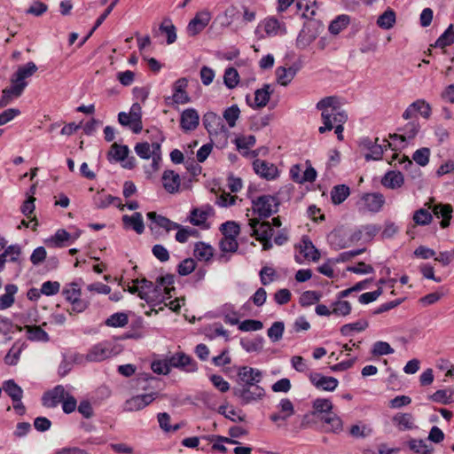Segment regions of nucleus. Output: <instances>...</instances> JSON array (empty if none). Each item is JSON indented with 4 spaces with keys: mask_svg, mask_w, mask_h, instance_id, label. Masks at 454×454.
Returning <instances> with one entry per match:
<instances>
[{
    "mask_svg": "<svg viewBox=\"0 0 454 454\" xmlns=\"http://www.w3.org/2000/svg\"><path fill=\"white\" fill-rule=\"evenodd\" d=\"M453 208L450 204H437L433 207V213L436 217H442L440 223L442 228H447L450 225Z\"/></svg>",
    "mask_w": 454,
    "mask_h": 454,
    "instance_id": "nucleus-29",
    "label": "nucleus"
},
{
    "mask_svg": "<svg viewBox=\"0 0 454 454\" xmlns=\"http://www.w3.org/2000/svg\"><path fill=\"white\" fill-rule=\"evenodd\" d=\"M321 299V294L317 291H305L300 297L299 303L302 307H308L318 302Z\"/></svg>",
    "mask_w": 454,
    "mask_h": 454,
    "instance_id": "nucleus-57",
    "label": "nucleus"
},
{
    "mask_svg": "<svg viewBox=\"0 0 454 454\" xmlns=\"http://www.w3.org/2000/svg\"><path fill=\"white\" fill-rule=\"evenodd\" d=\"M223 81L227 88H235L239 82V75L238 71L233 67L227 68L224 72Z\"/></svg>",
    "mask_w": 454,
    "mask_h": 454,
    "instance_id": "nucleus-60",
    "label": "nucleus"
},
{
    "mask_svg": "<svg viewBox=\"0 0 454 454\" xmlns=\"http://www.w3.org/2000/svg\"><path fill=\"white\" fill-rule=\"evenodd\" d=\"M316 107L321 111L324 123L318 131L323 134L334 129L338 139L342 140L343 124L347 121L348 115L340 107V98L335 96L325 97L317 103Z\"/></svg>",
    "mask_w": 454,
    "mask_h": 454,
    "instance_id": "nucleus-1",
    "label": "nucleus"
},
{
    "mask_svg": "<svg viewBox=\"0 0 454 454\" xmlns=\"http://www.w3.org/2000/svg\"><path fill=\"white\" fill-rule=\"evenodd\" d=\"M310 382L318 389L324 391H333L339 385L336 378L332 376H325L318 372H314L309 375Z\"/></svg>",
    "mask_w": 454,
    "mask_h": 454,
    "instance_id": "nucleus-15",
    "label": "nucleus"
},
{
    "mask_svg": "<svg viewBox=\"0 0 454 454\" xmlns=\"http://www.w3.org/2000/svg\"><path fill=\"white\" fill-rule=\"evenodd\" d=\"M147 217L152 223L164 229L167 232L179 228V223H175L163 215H158L155 212H149L147 214Z\"/></svg>",
    "mask_w": 454,
    "mask_h": 454,
    "instance_id": "nucleus-30",
    "label": "nucleus"
},
{
    "mask_svg": "<svg viewBox=\"0 0 454 454\" xmlns=\"http://www.w3.org/2000/svg\"><path fill=\"white\" fill-rule=\"evenodd\" d=\"M212 214L213 208L208 205L193 208L190 213L189 221L194 226L208 228V225H207V220Z\"/></svg>",
    "mask_w": 454,
    "mask_h": 454,
    "instance_id": "nucleus-20",
    "label": "nucleus"
},
{
    "mask_svg": "<svg viewBox=\"0 0 454 454\" xmlns=\"http://www.w3.org/2000/svg\"><path fill=\"white\" fill-rule=\"evenodd\" d=\"M136 284L139 286V297L142 300H145L147 303L152 302V300L154 299L153 294L151 292L153 289V283L143 278V279H136Z\"/></svg>",
    "mask_w": 454,
    "mask_h": 454,
    "instance_id": "nucleus-38",
    "label": "nucleus"
},
{
    "mask_svg": "<svg viewBox=\"0 0 454 454\" xmlns=\"http://www.w3.org/2000/svg\"><path fill=\"white\" fill-rule=\"evenodd\" d=\"M129 152V150L127 145H120L114 143L108 153V158L110 160L124 161L128 157Z\"/></svg>",
    "mask_w": 454,
    "mask_h": 454,
    "instance_id": "nucleus-41",
    "label": "nucleus"
},
{
    "mask_svg": "<svg viewBox=\"0 0 454 454\" xmlns=\"http://www.w3.org/2000/svg\"><path fill=\"white\" fill-rule=\"evenodd\" d=\"M68 395L65 387L61 385L56 386L52 390L45 393L43 396V404L48 408H54Z\"/></svg>",
    "mask_w": 454,
    "mask_h": 454,
    "instance_id": "nucleus-17",
    "label": "nucleus"
},
{
    "mask_svg": "<svg viewBox=\"0 0 454 454\" xmlns=\"http://www.w3.org/2000/svg\"><path fill=\"white\" fill-rule=\"evenodd\" d=\"M239 247L236 238L232 237H223L220 241V248L225 253H234Z\"/></svg>",
    "mask_w": 454,
    "mask_h": 454,
    "instance_id": "nucleus-64",
    "label": "nucleus"
},
{
    "mask_svg": "<svg viewBox=\"0 0 454 454\" xmlns=\"http://www.w3.org/2000/svg\"><path fill=\"white\" fill-rule=\"evenodd\" d=\"M408 446L411 450L419 454H430L432 451V447L424 440L411 439L408 442Z\"/></svg>",
    "mask_w": 454,
    "mask_h": 454,
    "instance_id": "nucleus-55",
    "label": "nucleus"
},
{
    "mask_svg": "<svg viewBox=\"0 0 454 454\" xmlns=\"http://www.w3.org/2000/svg\"><path fill=\"white\" fill-rule=\"evenodd\" d=\"M315 414H322L321 419L330 424L333 431L340 430L342 423L333 412H332L333 403L329 399L317 398L313 402Z\"/></svg>",
    "mask_w": 454,
    "mask_h": 454,
    "instance_id": "nucleus-3",
    "label": "nucleus"
},
{
    "mask_svg": "<svg viewBox=\"0 0 454 454\" xmlns=\"http://www.w3.org/2000/svg\"><path fill=\"white\" fill-rule=\"evenodd\" d=\"M163 188L171 194L177 193L180 190L181 177L179 174L171 169H166L161 176Z\"/></svg>",
    "mask_w": 454,
    "mask_h": 454,
    "instance_id": "nucleus-19",
    "label": "nucleus"
},
{
    "mask_svg": "<svg viewBox=\"0 0 454 454\" xmlns=\"http://www.w3.org/2000/svg\"><path fill=\"white\" fill-rule=\"evenodd\" d=\"M140 110V106L136 103L133 104L130 112L128 114L132 120V131L136 134L140 133L143 129Z\"/></svg>",
    "mask_w": 454,
    "mask_h": 454,
    "instance_id": "nucleus-48",
    "label": "nucleus"
},
{
    "mask_svg": "<svg viewBox=\"0 0 454 454\" xmlns=\"http://www.w3.org/2000/svg\"><path fill=\"white\" fill-rule=\"evenodd\" d=\"M368 327L366 320H358L354 323L343 325L340 327V333L344 336H349L353 332H362Z\"/></svg>",
    "mask_w": 454,
    "mask_h": 454,
    "instance_id": "nucleus-49",
    "label": "nucleus"
},
{
    "mask_svg": "<svg viewBox=\"0 0 454 454\" xmlns=\"http://www.w3.org/2000/svg\"><path fill=\"white\" fill-rule=\"evenodd\" d=\"M454 43V29L453 25H450L447 29L436 40L434 46L444 48Z\"/></svg>",
    "mask_w": 454,
    "mask_h": 454,
    "instance_id": "nucleus-53",
    "label": "nucleus"
},
{
    "mask_svg": "<svg viewBox=\"0 0 454 454\" xmlns=\"http://www.w3.org/2000/svg\"><path fill=\"white\" fill-rule=\"evenodd\" d=\"M300 251L308 260H312L314 262L319 260L320 254L318 250L308 238L302 239L301 244L300 245Z\"/></svg>",
    "mask_w": 454,
    "mask_h": 454,
    "instance_id": "nucleus-34",
    "label": "nucleus"
},
{
    "mask_svg": "<svg viewBox=\"0 0 454 454\" xmlns=\"http://www.w3.org/2000/svg\"><path fill=\"white\" fill-rule=\"evenodd\" d=\"M11 85L2 91L0 98V108L5 107L10 105L13 100L20 98L24 92L26 87L23 83H19L11 78Z\"/></svg>",
    "mask_w": 454,
    "mask_h": 454,
    "instance_id": "nucleus-12",
    "label": "nucleus"
},
{
    "mask_svg": "<svg viewBox=\"0 0 454 454\" xmlns=\"http://www.w3.org/2000/svg\"><path fill=\"white\" fill-rule=\"evenodd\" d=\"M2 254L4 255V258L7 259V262L19 264H20L22 262V249L21 247L18 244L7 247Z\"/></svg>",
    "mask_w": 454,
    "mask_h": 454,
    "instance_id": "nucleus-44",
    "label": "nucleus"
},
{
    "mask_svg": "<svg viewBox=\"0 0 454 454\" xmlns=\"http://www.w3.org/2000/svg\"><path fill=\"white\" fill-rule=\"evenodd\" d=\"M419 130V124L418 121L408 122L402 129V133H396L391 136L393 140H400L404 143L413 139Z\"/></svg>",
    "mask_w": 454,
    "mask_h": 454,
    "instance_id": "nucleus-25",
    "label": "nucleus"
},
{
    "mask_svg": "<svg viewBox=\"0 0 454 454\" xmlns=\"http://www.w3.org/2000/svg\"><path fill=\"white\" fill-rule=\"evenodd\" d=\"M333 314L338 317H346L351 312V304L347 301L337 300L332 303Z\"/></svg>",
    "mask_w": 454,
    "mask_h": 454,
    "instance_id": "nucleus-54",
    "label": "nucleus"
},
{
    "mask_svg": "<svg viewBox=\"0 0 454 454\" xmlns=\"http://www.w3.org/2000/svg\"><path fill=\"white\" fill-rule=\"evenodd\" d=\"M153 295L155 296L153 300H152V302L149 304L152 305H158L165 302L167 300L171 298V292H168V294H165V291H163V286L159 285L158 283L153 284V289L151 291Z\"/></svg>",
    "mask_w": 454,
    "mask_h": 454,
    "instance_id": "nucleus-51",
    "label": "nucleus"
},
{
    "mask_svg": "<svg viewBox=\"0 0 454 454\" xmlns=\"http://www.w3.org/2000/svg\"><path fill=\"white\" fill-rule=\"evenodd\" d=\"M37 69V66L34 62L29 61L25 65L20 66L11 78L19 83H23L24 87L27 88L28 85L27 79L32 77Z\"/></svg>",
    "mask_w": 454,
    "mask_h": 454,
    "instance_id": "nucleus-22",
    "label": "nucleus"
},
{
    "mask_svg": "<svg viewBox=\"0 0 454 454\" xmlns=\"http://www.w3.org/2000/svg\"><path fill=\"white\" fill-rule=\"evenodd\" d=\"M121 352V348L114 342L104 340L93 345L85 355V360L98 363L111 358Z\"/></svg>",
    "mask_w": 454,
    "mask_h": 454,
    "instance_id": "nucleus-2",
    "label": "nucleus"
},
{
    "mask_svg": "<svg viewBox=\"0 0 454 454\" xmlns=\"http://www.w3.org/2000/svg\"><path fill=\"white\" fill-rule=\"evenodd\" d=\"M264 344V339L262 336H256L254 339H242L240 340L241 347L247 352H259L262 350Z\"/></svg>",
    "mask_w": 454,
    "mask_h": 454,
    "instance_id": "nucleus-42",
    "label": "nucleus"
},
{
    "mask_svg": "<svg viewBox=\"0 0 454 454\" xmlns=\"http://www.w3.org/2000/svg\"><path fill=\"white\" fill-rule=\"evenodd\" d=\"M381 184L388 189H398L404 184L403 175L400 171H388L382 177Z\"/></svg>",
    "mask_w": 454,
    "mask_h": 454,
    "instance_id": "nucleus-26",
    "label": "nucleus"
},
{
    "mask_svg": "<svg viewBox=\"0 0 454 454\" xmlns=\"http://www.w3.org/2000/svg\"><path fill=\"white\" fill-rule=\"evenodd\" d=\"M210 20L211 13L207 10L198 12L186 27L188 35L193 37L201 33L208 25Z\"/></svg>",
    "mask_w": 454,
    "mask_h": 454,
    "instance_id": "nucleus-9",
    "label": "nucleus"
},
{
    "mask_svg": "<svg viewBox=\"0 0 454 454\" xmlns=\"http://www.w3.org/2000/svg\"><path fill=\"white\" fill-rule=\"evenodd\" d=\"M240 114V110L237 105H233L226 108L223 112V118L227 121L230 128H233L236 125V121Z\"/></svg>",
    "mask_w": 454,
    "mask_h": 454,
    "instance_id": "nucleus-58",
    "label": "nucleus"
},
{
    "mask_svg": "<svg viewBox=\"0 0 454 454\" xmlns=\"http://www.w3.org/2000/svg\"><path fill=\"white\" fill-rule=\"evenodd\" d=\"M194 256L200 261H209L213 256V247L203 242H198L194 247Z\"/></svg>",
    "mask_w": 454,
    "mask_h": 454,
    "instance_id": "nucleus-46",
    "label": "nucleus"
},
{
    "mask_svg": "<svg viewBox=\"0 0 454 454\" xmlns=\"http://www.w3.org/2000/svg\"><path fill=\"white\" fill-rule=\"evenodd\" d=\"M395 22V13L393 10L387 9L377 20V25L384 29L391 28Z\"/></svg>",
    "mask_w": 454,
    "mask_h": 454,
    "instance_id": "nucleus-50",
    "label": "nucleus"
},
{
    "mask_svg": "<svg viewBox=\"0 0 454 454\" xmlns=\"http://www.w3.org/2000/svg\"><path fill=\"white\" fill-rule=\"evenodd\" d=\"M27 339L32 341H49L48 333L38 325H26Z\"/></svg>",
    "mask_w": 454,
    "mask_h": 454,
    "instance_id": "nucleus-39",
    "label": "nucleus"
},
{
    "mask_svg": "<svg viewBox=\"0 0 454 454\" xmlns=\"http://www.w3.org/2000/svg\"><path fill=\"white\" fill-rule=\"evenodd\" d=\"M262 26L268 36L283 35L286 33L285 23L274 17L265 19Z\"/></svg>",
    "mask_w": 454,
    "mask_h": 454,
    "instance_id": "nucleus-23",
    "label": "nucleus"
},
{
    "mask_svg": "<svg viewBox=\"0 0 454 454\" xmlns=\"http://www.w3.org/2000/svg\"><path fill=\"white\" fill-rule=\"evenodd\" d=\"M315 0H298L296 7L301 12V16L306 19H312L316 14Z\"/></svg>",
    "mask_w": 454,
    "mask_h": 454,
    "instance_id": "nucleus-43",
    "label": "nucleus"
},
{
    "mask_svg": "<svg viewBox=\"0 0 454 454\" xmlns=\"http://www.w3.org/2000/svg\"><path fill=\"white\" fill-rule=\"evenodd\" d=\"M430 150L427 147H422L414 152L413 160L419 166L425 167L429 162Z\"/></svg>",
    "mask_w": 454,
    "mask_h": 454,
    "instance_id": "nucleus-62",
    "label": "nucleus"
},
{
    "mask_svg": "<svg viewBox=\"0 0 454 454\" xmlns=\"http://www.w3.org/2000/svg\"><path fill=\"white\" fill-rule=\"evenodd\" d=\"M262 379V372L260 370L249 366H241L238 370L237 387L259 386Z\"/></svg>",
    "mask_w": 454,
    "mask_h": 454,
    "instance_id": "nucleus-8",
    "label": "nucleus"
},
{
    "mask_svg": "<svg viewBox=\"0 0 454 454\" xmlns=\"http://www.w3.org/2000/svg\"><path fill=\"white\" fill-rule=\"evenodd\" d=\"M187 85V79L180 78L176 80L173 86V95L171 98H166V102L169 104V100H171L173 104L177 105H184L189 103L191 101V98L189 97L185 90Z\"/></svg>",
    "mask_w": 454,
    "mask_h": 454,
    "instance_id": "nucleus-11",
    "label": "nucleus"
},
{
    "mask_svg": "<svg viewBox=\"0 0 454 454\" xmlns=\"http://www.w3.org/2000/svg\"><path fill=\"white\" fill-rule=\"evenodd\" d=\"M22 346L14 344L4 356V363L8 365H16L20 360Z\"/></svg>",
    "mask_w": 454,
    "mask_h": 454,
    "instance_id": "nucleus-63",
    "label": "nucleus"
},
{
    "mask_svg": "<svg viewBox=\"0 0 454 454\" xmlns=\"http://www.w3.org/2000/svg\"><path fill=\"white\" fill-rule=\"evenodd\" d=\"M122 223L125 228L132 229L137 234H142L145 231L143 215L139 212H136L132 215H124Z\"/></svg>",
    "mask_w": 454,
    "mask_h": 454,
    "instance_id": "nucleus-27",
    "label": "nucleus"
},
{
    "mask_svg": "<svg viewBox=\"0 0 454 454\" xmlns=\"http://www.w3.org/2000/svg\"><path fill=\"white\" fill-rule=\"evenodd\" d=\"M350 194V189L346 184H338L331 191V200L334 205L341 204Z\"/></svg>",
    "mask_w": 454,
    "mask_h": 454,
    "instance_id": "nucleus-35",
    "label": "nucleus"
},
{
    "mask_svg": "<svg viewBox=\"0 0 454 454\" xmlns=\"http://www.w3.org/2000/svg\"><path fill=\"white\" fill-rule=\"evenodd\" d=\"M285 331V325L281 321L274 322L267 331V335L272 342L280 340Z\"/></svg>",
    "mask_w": 454,
    "mask_h": 454,
    "instance_id": "nucleus-52",
    "label": "nucleus"
},
{
    "mask_svg": "<svg viewBox=\"0 0 454 454\" xmlns=\"http://www.w3.org/2000/svg\"><path fill=\"white\" fill-rule=\"evenodd\" d=\"M371 352L372 356H384L393 354L394 349L391 348L389 343L379 340L374 342Z\"/></svg>",
    "mask_w": 454,
    "mask_h": 454,
    "instance_id": "nucleus-61",
    "label": "nucleus"
},
{
    "mask_svg": "<svg viewBox=\"0 0 454 454\" xmlns=\"http://www.w3.org/2000/svg\"><path fill=\"white\" fill-rule=\"evenodd\" d=\"M203 125L210 135L223 130L222 119L213 112H207L203 116Z\"/></svg>",
    "mask_w": 454,
    "mask_h": 454,
    "instance_id": "nucleus-24",
    "label": "nucleus"
},
{
    "mask_svg": "<svg viewBox=\"0 0 454 454\" xmlns=\"http://www.w3.org/2000/svg\"><path fill=\"white\" fill-rule=\"evenodd\" d=\"M170 368H178L185 372H194L198 370L197 363L188 355L179 352L168 357Z\"/></svg>",
    "mask_w": 454,
    "mask_h": 454,
    "instance_id": "nucleus-10",
    "label": "nucleus"
},
{
    "mask_svg": "<svg viewBox=\"0 0 454 454\" xmlns=\"http://www.w3.org/2000/svg\"><path fill=\"white\" fill-rule=\"evenodd\" d=\"M4 291L5 293L0 296V310L9 309L13 305L18 286L14 284H8L4 286Z\"/></svg>",
    "mask_w": 454,
    "mask_h": 454,
    "instance_id": "nucleus-31",
    "label": "nucleus"
},
{
    "mask_svg": "<svg viewBox=\"0 0 454 454\" xmlns=\"http://www.w3.org/2000/svg\"><path fill=\"white\" fill-rule=\"evenodd\" d=\"M273 90L270 84H264L262 88L258 89L254 92V100L251 101L250 98L247 96V104L254 109L262 108L268 104Z\"/></svg>",
    "mask_w": 454,
    "mask_h": 454,
    "instance_id": "nucleus-16",
    "label": "nucleus"
},
{
    "mask_svg": "<svg viewBox=\"0 0 454 454\" xmlns=\"http://www.w3.org/2000/svg\"><path fill=\"white\" fill-rule=\"evenodd\" d=\"M349 16L341 14L334 19L329 25V32L333 35H338L340 31L345 29L349 24Z\"/></svg>",
    "mask_w": 454,
    "mask_h": 454,
    "instance_id": "nucleus-47",
    "label": "nucleus"
},
{
    "mask_svg": "<svg viewBox=\"0 0 454 454\" xmlns=\"http://www.w3.org/2000/svg\"><path fill=\"white\" fill-rule=\"evenodd\" d=\"M363 145L368 150V153L364 154L366 160H378L381 159L384 152L382 145H378L376 142L373 143L370 139H364Z\"/></svg>",
    "mask_w": 454,
    "mask_h": 454,
    "instance_id": "nucleus-33",
    "label": "nucleus"
},
{
    "mask_svg": "<svg viewBox=\"0 0 454 454\" xmlns=\"http://www.w3.org/2000/svg\"><path fill=\"white\" fill-rule=\"evenodd\" d=\"M253 168L257 175L267 180H273L278 175V168L274 164L260 159L253 162Z\"/></svg>",
    "mask_w": 454,
    "mask_h": 454,
    "instance_id": "nucleus-21",
    "label": "nucleus"
},
{
    "mask_svg": "<svg viewBox=\"0 0 454 454\" xmlns=\"http://www.w3.org/2000/svg\"><path fill=\"white\" fill-rule=\"evenodd\" d=\"M328 240L334 249H343L349 247V243L340 231H334L328 236Z\"/></svg>",
    "mask_w": 454,
    "mask_h": 454,
    "instance_id": "nucleus-45",
    "label": "nucleus"
},
{
    "mask_svg": "<svg viewBox=\"0 0 454 454\" xmlns=\"http://www.w3.org/2000/svg\"><path fill=\"white\" fill-rule=\"evenodd\" d=\"M385 203L384 196L380 193H364L357 202L360 212H379Z\"/></svg>",
    "mask_w": 454,
    "mask_h": 454,
    "instance_id": "nucleus-7",
    "label": "nucleus"
},
{
    "mask_svg": "<svg viewBox=\"0 0 454 454\" xmlns=\"http://www.w3.org/2000/svg\"><path fill=\"white\" fill-rule=\"evenodd\" d=\"M135 152L142 159L148 160L152 158L153 171L159 168L160 161V145L159 143H153L152 145L147 142L138 143L135 146Z\"/></svg>",
    "mask_w": 454,
    "mask_h": 454,
    "instance_id": "nucleus-5",
    "label": "nucleus"
},
{
    "mask_svg": "<svg viewBox=\"0 0 454 454\" xmlns=\"http://www.w3.org/2000/svg\"><path fill=\"white\" fill-rule=\"evenodd\" d=\"M412 219L417 225L424 226L432 222L433 216L427 209L420 208L414 212Z\"/></svg>",
    "mask_w": 454,
    "mask_h": 454,
    "instance_id": "nucleus-59",
    "label": "nucleus"
},
{
    "mask_svg": "<svg viewBox=\"0 0 454 454\" xmlns=\"http://www.w3.org/2000/svg\"><path fill=\"white\" fill-rule=\"evenodd\" d=\"M94 205L97 208H106L108 206H110L112 203H114V201H118L117 207L120 208V210H124V206L121 204V200L118 197L112 196L110 194H103V193H98L94 199Z\"/></svg>",
    "mask_w": 454,
    "mask_h": 454,
    "instance_id": "nucleus-32",
    "label": "nucleus"
},
{
    "mask_svg": "<svg viewBox=\"0 0 454 454\" xmlns=\"http://www.w3.org/2000/svg\"><path fill=\"white\" fill-rule=\"evenodd\" d=\"M253 210L261 218H269L278 210L279 200L271 195H262L252 200Z\"/></svg>",
    "mask_w": 454,
    "mask_h": 454,
    "instance_id": "nucleus-4",
    "label": "nucleus"
},
{
    "mask_svg": "<svg viewBox=\"0 0 454 454\" xmlns=\"http://www.w3.org/2000/svg\"><path fill=\"white\" fill-rule=\"evenodd\" d=\"M233 395L240 400L242 404H247L262 399L265 390L261 386L235 387Z\"/></svg>",
    "mask_w": 454,
    "mask_h": 454,
    "instance_id": "nucleus-6",
    "label": "nucleus"
},
{
    "mask_svg": "<svg viewBox=\"0 0 454 454\" xmlns=\"http://www.w3.org/2000/svg\"><path fill=\"white\" fill-rule=\"evenodd\" d=\"M394 427L399 431H411L417 429L415 418L409 412H397L392 418Z\"/></svg>",
    "mask_w": 454,
    "mask_h": 454,
    "instance_id": "nucleus-18",
    "label": "nucleus"
},
{
    "mask_svg": "<svg viewBox=\"0 0 454 454\" xmlns=\"http://www.w3.org/2000/svg\"><path fill=\"white\" fill-rule=\"evenodd\" d=\"M82 356L79 354L64 355L61 363L59 365L58 373L60 377L66 376L73 368L74 364L81 363Z\"/></svg>",
    "mask_w": 454,
    "mask_h": 454,
    "instance_id": "nucleus-28",
    "label": "nucleus"
},
{
    "mask_svg": "<svg viewBox=\"0 0 454 454\" xmlns=\"http://www.w3.org/2000/svg\"><path fill=\"white\" fill-rule=\"evenodd\" d=\"M200 124V115L196 109H184L180 115V127L184 132L195 130Z\"/></svg>",
    "mask_w": 454,
    "mask_h": 454,
    "instance_id": "nucleus-14",
    "label": "nucleus"
},
{
    "mask_svg": "<svg viewBox=\"0 0 454 454\" xmlns=\"http://www.w3.org/2000/svg\"><path fill=\"white\" fill-rule=\"evenodd\" d=\"M248 225L250 227L251 235L255 237L257 240L272 238L273 230L269 222H262L260 219H249Z\"/></svg>",
    "mask_w": 454,
    "mask_h": 454,
    "instance_id": "nucleus-13",
    "label": "nucleus"
},
{
    "mask_svg": "<svg viewBox=\"0 0 454 454\" xmlns=\"http://www.w3.org/2000/svg\"><path fill=\"white\" fill-rule=\"evenodd\" d=\"M129 322L128 316L123 312L111 315L106 321V325L111 327H123Z\"/></svg>",
    "mask_w": 454,
    "mask_h": 454,
    "instance_id": "nucleus-56",
    "label": "nucleus"
},
{
    "mask_svg": "<svg viewBox=\"0 0 454 454\" xmlns=\"http://www.w3.org/2000/svg\"><path fill=\"white\" fill-rule=\"evenodd\" d=\"M3 389L12 401H20L23 398V389L13 380H5L3 384Z\"/></svg>",
    "mask_w": 454,
    "mask_h": 454,
    "instance_id": "nucleus-36",
    "label": "nucleus"
},
{
    "mask_svg": "<svg viewBox=\"0 0 454 454\" xmlns=\"http://www.w3.org/2000/svg\"><path fill=\"white\" fill-rule=\"evenodd\" d=\"M296 74V69L294 67L286 68L284 67H278L276 69V78L279 84L282 86L288 85Z\"/></svg>",
    "mask_w": 454,
    "mask_h": 454,
    "instance_id": "nucleus-37",
    "label": "nucleus"
},
{
    "mask_svg": "<svg viewBox=\"0 0 454 454\" xmlns=\"http://www.w3.org/2000/svg\"><path fill=\"white\" fill-rule=\"evenodd\" d=\"M159 30L167 35V43L172 44L176 41V28L169 18H165L159 27Z\"/></svg>",
    "mask_w": 454,
    "mask_h": 454,
    "instance_id": "nucleus-40",
    "label": "nucleus"
}]
</instances>
